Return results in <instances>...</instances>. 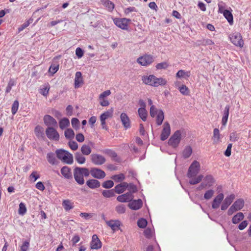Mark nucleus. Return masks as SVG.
<instances>
[{"mask_svg": "<svg viewBox=\"0 0 251 251\" xmlns=\"http://www.w3.org/2000/svg\"><path fill=\"white\" fill-rule=\"evenodd\" d=\"M74 177L75 181L79 185L84 183V176L88 177L90 175V171L88 168L75 167L74 169Z\"/></svg>", "mask_w": 251, "mask_h": 251, "instance_id": "1", "label": "nucleus"}, {"mask_svg": "<svg viewBox=\"0 0 251 251\" xmlns=\"http://www.w3.org/2000/svg\"><path fill=\"white\" fill-rule=\"evenodd\" d=\"M142 80L145 84L153 87L164 85L167 82L165 79L162 77H157L154 75H150L149 76L144 75L142 76Z\"/></svg>", "mask_w": 251, "mask_h": 251, "instance_id": "2", "label": "nucleus"}, {"mask_svg": "<svg viewBox=\"0 0 251 251\" xmlns=\"http://www.w3.org/2000/svg\"><path fill=\"white\" fill-rule=\"evenodd\" d=\"M57 158L61 160L63 162L68 164H71L73 162V155L63 149L57 150L55 151Z\"/></svg>", "mask_w": 251, "mask_h": 251, "instance_id": "3", "label": "nucleus"}, {"mask_svg": "<svg viewBox=\"0 0 251 251\" xmlns=\"http://www.w3.org/2000/svg\"><path fill=\"white\" fill-rule=\"evenodd\" d=\"M181 139V131L177 130L172 135L168 140V145L173 148H176L179 145Z\"/></svg>", "mask_w": 251, "mask_h": 251, "instance_id": "4", "label": "nucleus"}, {"mask_svg": "<svg viewBox=\"0 0 251 251\" xmlns=\"http://www.w3.org/2000/svg\"><path fill=\"white\" fill-rule=\"evenodd\" d=\"M200 170V164L199 162L196 160L193 161L190 165L187 176L189 178H192L197 176Z\"/></svg>", "mask_w": 251, "mask_h": 251, "instance_id": "5", "label": "nucleus"}, {"mask_svg": "<svg viewBox=\"0 0 251 251\" xmlns=\"http://www.w3.org/2000/svg\"><path fill=\"white\" fill-rule=\"evenodd\" d=\"M46 134L50 140L58 141L59 139L58 132L53 127H48L46 129Z\"/></svg>", "mask_w": 251, "mask_h": 251, "instance_id": "6", "label": "nucleus"}, {"mask_svg": "<svg viewBox=\"0 0 251 251\" xmlns=\"http://www.w3.org/2000/svg\"><path fill=\"white\" fill-rule=\"evenodd\" d=\"M231 42L235 46L242 47L244 42L242 40L241 34L238 32H235L230 35Z\"/></svg>", "mask_w": 251, "mask_h": 251, "instance_id": "7", "label": "nucleus"}, {"mask_svg": "<svg viewBox=\"0 0 251 251\" xmlns=\"http://www.w3.org/2000/svg\"><path fill=\"white\" fill-rule=\"evenodd\" d=\"M154 61L153 57L151 55H145L137 59V62L142 66H148Z\"/></svg>", "mask_w": 251, "mask_h": 251, "instance_id": "8", "label": "nucleus"}, {"mask_svg": "<svg viewBox=\"0 0 251 251\" xmlns=\"http://www.w3.org/2000/svg\"><path fill=\"white\" fill-rule=\"evenodd\" d=\"M91 159L92 162L96 165H101L106 161L105 157L99 154H92Z\"/></svg>", "mask_w": 251, "mask_h": 251, "instance_id": "9", "label": "nucleus"}, {"mask_svg": "<svg viewBox=\"0 0 251 251\" xmlns=\"http://www.w3.org/2000/svg\"><path fill=\"white\" fill-rule=\"evenodd\" d=\"M235 198V195L233 194H231L228 195L226 198L223 200V202L221 205V209L222 210H226L228 207L231 204L233 200Z\"/></svg>", "mask_w": 251, "mask_h": 251, "instance_id": "10", "label": "nucleus"}, {"mask_svg": "<svg viewBox=\"0 0 251 251\" xmlns=\"http://www.w3.org/2000/svg\"><path fill=\"white\" fill-rule=\"evenodd\" d=\"M171 133V127L168 122H165L163 125V128L160 135V139L162 141L166 140Z\"/></svg>", "mask_w": 251, "mask_h": 251, "instance_id": "11", "label": "nucleus"}, {"mask_svg": "<svg viewBox=\"0 0 251 251\" xmlns=\"http://www.w3.org/2000/svg\"><path fill=\"white\" fill-rule=\"evenodd\" d=\"M90 171V174L92 175V176L97 179H101L103 178L105 176V172L101 169L93 168Z\"/></svg>", "mask_w": 251, "mask_h": 251, "instance_id": "12", "label": "nucleus"}, {"mask_svg": "<svg viewBox=\"0 0 251 251\" xmlns=\"http://www.w3.org/2000/svg\"><path fill=\"white\" fill-rule=\"evenodd\" d=\"M130 21L129 19L126 18L115 19H114V24L119 27L123 29H126L128 27V23Z\"/></svg>", "mask_w": 251, "mask_h": 251, "instance_id": "13", "label": "nucleus"}, {"mask_svg": "<svg viewBox=\"0 0 251 251\" xmlns=\"http://www.w3.org/2000/svg\"><path fill=\"white\" fill-rule=\"evenodd\" d=\"M224 198V195L222 193L219 194L213 200L211 206L213 209L218 208Z\"/></svg>", "mask_w": 251, "mask_h": 251, "instance_id": "14", "label": "nucleus"}, {"mask_svg": "<svg viewBox=\"0 0 251 251\" xmlns=\"http://www.w3.org/2000/svg\"><path fill=\"white\" fill-rule=\"evenodd\" d=\"M44 122L48 127L56 126L57 124L56 120L49 115H46L44 116Z\"/></svg>", "mask_w": 251, "mask_h": 251, "instance_id": "15", "label": "nucleus"}, {"mask_svg": "<svg viewBox=\"0 0 251 251\" xmlns=\"http://www.w3.org/2000/svg\"><path fill=\"white\" fill-rule=\"evenodd\" d=\"M101 247V242L99 239L96 234H94L92 236V241L91 242V248L92 249L97 250Z\"/></svg>", "mask_w": 251, "mask_h": 251, "instance_id": "16", "label": "nucleus"}, {"mask_svg": "<svg viewBox=\"0 0 251 251\" xmlns=\"http://www.w3.org/2000/svg\"><path fill=\"white\" fill-rule=\"evenodd\" d=\"M113 112V110L111 108L104 112L100 115V120L101 122V125L103 128H104V126L105 125V120L109 117H111L112 116Z\"/></svg>", "mask_w": 251, "mask_h": 251, "instance_id": "17", "label": "nucleus"}, {"mask_svg": "<svg viewBox=\"0 0 251 251\" xmlns=\"http://www.w3.org/2000/svg\"><path fill=\"white\" fill-rule=\"evenodd\" d=\"M106 225L109 226L111 229L116 231L120 229L121 223L119 220H110L106 222Z\"/></svg>", "mask_w": 251, "mask_h": 251, "instance_id": "18", "label": "nucleus"}, {"mask_svg": "<svg viewBox=\"0 0 251 251\" xmlns=\"http://www.w3.org/2000/svg\"><path fill=\"white\" fill-rule=\"evenodd\" d=\"M60 172L63 176L67 179H71L73 178L71 169L68 166L63 167L60 170Z\"/></svg>", "mask_w": 251, "mask_h": 251, "instance_id": "19", "label": "nucleus"}, {"mask_svg": "<svg viewBox=\"0 0 251 251\" xmlns=\"http://www.w3.org/2000/svg\"><path fill=\"white\" fill-rule=\"evenodd\" d=\"M143 202L141 200H133L128 203V206L132 210H138L142 206Z\"/></svg>", "mask_w": 251, "mask_h": 251, "instance_id": "20", "label": "nucleus"}, {"mask_svg": "<svg viewBox=\"0 0 251 251\" xmlns=\"http://www.w3.org/2000/svg\"><path fill=\"white\" fill-rule=\"evenodd\" d=\"M132 199V195L130 192H128L122 195L119 196L117 198L118 201L121 202H125L130 201Z\"/></svg>", "mask_w": 251, "mask_h": 251, "instance_id": "21", "label": "nucleus"}, {"mask_svg": "<svg viewBox=\"0 0 251 251\" xmlns=\"http://www.w3.org/2000/svg\"><path fill=\"white\" fill-rule=\"evenodd\" d=\"M120 118L123 126L126 128H128L130 126V120L126 114L122 113L121 114Z\"/></svg>", "mask_w": 251, "mask_h": 251, "instance_id": "22", "label": "nucleus"}, {"mask_svg": "<svg viewBox=\"0 0 251 251\" xmlns=\"http://www.w3.org/2000/svg\"><path fill=\"white\" fill-rule=\"evenodd\" d=\"M87 185L91 189H96L100 187V182L96 179H89L86 181Z\"/></svg>", "mask_w": 251, "mask_h": 251, "instance_id": "23", "label": "nucleus"}, {"mask_svg": "<svg viewBox=\"0 0 251 251\" xmlns=\"http://www.w3.org/2000/svg\"><path fill=\"white\" fill-rule=\"evenodd\" d=\"M34 131L36 136L38 138L44 140L45 138L44 131V128L42 126H36L35 128Z\"/></svg>", "mask_w": 251, "mask_h": 251, "instance_id": "24", "label": "nucleus"}, {"mask_svg": "<svg viewBox=\"0 0 251 251\" xmlns=\"http://www.w3.org/2000/svg\"><path fill=\"white\" fill-rule=\"evenodd\" d=\"M212 140L214 144H217L221 142V134L218 128H215L213 130Z\"/></svg>", "mask_w": 251, "mask_h": 251, "instance_id": "25", "label": "nucleus"}, {"mask_svg": "<svg viewBox=\"0 0 251 251\" xmlns=\"http://www.w3.org/2000/svg\"><path fill=\"white\" fill-rule=\"evenodd\" d=\"M83 83L82 78V74L80 72H77L75 75V88H78L80 85Z\"/></svg>", "mask_w": 251, "mask_h": 251, "instance_id": "26", "label": "nucleus"}, {"mask_svg": "<svg viewBox=\"0 0 251 251\" xmlns=\"http://www.w3.org/2000/svg\"><path fill=\"white\" fill-rule=\"evenodd\" d=\"M244 201L242 199H239L237 200L232 205V206L237 211L241 210L244 207Z\"/></svg>", "mask_w": 251, "mask_h": 251, "instance_id": "27", "label": "nucleus"}, {"mask_svg": "<svg viewBox=\"0 0 251 251\" xmlns=\"http://www.w3.org/2000/svg\"><path fill=\"white\" fill-rule=\"evenodd\" d=\"M230 106L228 105L226 106L224 111V115L222 118V123L223 126H225L226 124L228 117L229 115Z\"/></svg>", "mask_w": 251, "mask_h": 251, "instance_id": "28", "label": "nucleus"}, {"mask_svg": "<svg viewBox=\"0 0 251 251\" xmlns=\"http://www.w3.org/2000/svg\"><path fill=\"white\" fill-rule=\"evenodd\" d=\"M192 151V148L191 146H186L182 151V157L185 159L189 158L191 155Z\"/></svg>", "mask_w": 251, "mask_h": 251, "instance_id": "29", "label": "nucleus"}, {"mask_svg": "<svg viewBox=\"0 0 251 251\" xmlns=\"http://www.w3.org/2000/svg\"><path fill=\"white\" fill-rule=\"evenodd\" d=\"M47 159L49 163L51 165H55L57 163L55 155L53 152H49L47 153Z\"/></svg>", "mask_w": 251, "mask_h": 251, "instance_id": "30", "label": "nucleus"}, {"mask_svg": "<svg viewBox=\"0 0 251 251\" xmlns=\"http://www.w3.org/2000/svg\"><path fill=\"white\" fill-rule=\"evenodd\" d=\"M75 160L80 164H83L85 162V157L83 156L82 153L79 152H76L75 154Z\"/></svg>", "mask_w": 251, "mask_h": 251, "instance_id": "31", "label": "nucleus"}, {"mask_svg": "<svg viewBox=\"0 0 251 251\" xmlns=\"http://www.w3.org/2000/svg\"><path fill=\"white\" fill-rule=\"evenodd\" d=\"M244 218V215L243 213L242 212H239L233 217L232 222L233 224H237L243 220Z\"/></svg>", "mask_w": 251, "mask_h": 251, "instance_id": "32", "label": "nucleus"}, {"mask_svg": "<svg viewBox=\"0 0 251 251\" xmlns=\"http://www.w3.org/2000/svg\"><path fill=\"white\" fill-rule=\"evenodd\" d=\"M101 1L108 11H112L114 8V4L112 1L109 0H101Z\"/></svg>", "mask_w": 251, "mask_h": 251, "instance_id": "33", "label": "nucleus"}, {"mask_svg": "<svg viewBox=\"0 0 251 251\" xmlns=\"http://www.w3.org/2000/svg\"><path fill=\"white\" fill-rule=\"evenodd\" d=\"M59 127L61 129H64L70 126V121L67 118H63L59 122Z\"/></svg>", "mask_w": 251, "mask_h": 251, "instance_id": "34", "label": "nucleus"}, {"mask_svg": "<svg viewBox=\"0 0 251 251\" xmlns=\"http://www.w3.org/2000/svg\"><path fill=\"white\" fill-rule=\"evenodd\" d=\"M164 119V112L163 111L160 109L158 110V112L157 113V115L156 116V124L158 126H160L162 124L163 120Z\"/></svg>", "mask_w": 251, "mask_h": 251, "instance_id": "35", "label": "nucleus"}, {"mask_svg": "<svg viewBox=\"0 0 251 251\" xmlns=\"http://www.w3.org/2000/svg\"><path fill=\"white\" fill-rule=\"evenodd\" d=\"M223 15L230 25L232 24L233 22V16L231 12L228 10H226L224 12Z\"/></svg>", "mask_w": 251, "mask_h": 251, "instance_id": "36", "label": "nucleus"}, {"mask_svg": "<svg viewBox=\"0 0 251 251\" xmlns=\"http://www.w3.org/2000/svg\"><path fill=\"white\" fill-rule=\"evenodd\" d=\"M190 75L191 74L189 71H185L184 70H180L176 73V77L178 78L189 77Z\"/></svg>", "mask_w": 251, "mask_h": 251, "instance_id": "37", "label": "nucleus"}, {"mask_svg": "<svg viewBox=\"0 0 251 251\" xmlns=\"http://www.w3.org/2000/svg\"><path fill=\"white\" fill-rule=\"evenodd\" d=\"M62 205L66 211L70 210L73 208V203L69 200H64Z\"/></svg>", "mask_w": 251, "mask_h": 251, "instance_id": "38", "label": "nucleus"}, {"mask_svg": "<svg viewBox=\"0 0 251 251\" xmlns=\"http://www.w3.org/2000/svg\"><path fill=\"white\" fill-rule=\"evenodd\" d=\"M138 114L140 117L143 121H146L147 120V111L145 108L140 107L138 109Z\"/></svg>", "mask_w": 251, "mask_h": 251, "instance_id": "39", "label": "nucleus"}, {"mask_svg": "<svg viewBox=\"0 0 251 251\" xmlns=\"http://www.w3.org/2000/svg\"><path fill=\"white\" fill-rule=\"evenodd\" d=\"M91 149L90 147L87 145H83L81 148V153L85 155H88L91 152Z\"/></svg>", "mask_w": 251, "mask_h": 251, "instance_id": "40", "label": "nucleus"}, {"mask_svg": "<svg viewBox=\"0 0 251 251\" xmlns=\"http://www.w3.org/2000/svg\"><path fill=\"white\" fill-rule=\"evenodd\" d=\"M64 135L68 139H72L75 137V132L71 128H67L64 132Z\"/></svg>", "mask_w": 251, "mask_h": 251, "instance_id": "41", "label": "nucleus"}, {"mask_svg": "<svg viewBox=\"0 0 251 251\" xmlns=\"http://www.w3.org/2000/svg\"><path fill=\"white\" fill-rule=\"evenodd\" d=\"M203 182L207 186L210 187L214 183V179L212 176L208 175L205 177Z\"/></svg>", "mask_w": 251, "mask_h": 251, "instance_id": "42", "label": "nucleus"}, {"mask_svg": "<svg viewBox=\"0 0 251 251\" xmlns=\"http://www.w3.org/2000/svg\"><path fill=\"white\" fill-rule=\"evenodd\" d=\"M16 85V81L13 78L10 79L9 81H8L7 86L5 90V93H8L10 92L12 87Z\"/></svg>", "mask_w": 251, "mask_h": 251, "instance_id": "43", "label": "nucleus"}, {"mask_svg": "<svg viewBox=\"0 0 251 251\" xmlns=\"http://www.w3.org/2000/svg\"><path fill=\"white\" fill-rule=\"evenodd\" d=\"M178 90L183 95L188 96L189 95V90L185 85H182L178 87Z\"/></svg>", "mask_w": 251, "mask_h": 251, "instance_id": "44", "label": "nucleus"}, {"mask_svg": "<svg viewBox=\"0 0 251 251\" xmlns=\"http://www.w3.org/2000/svg\"><path fill=\"white\" fill-rule=\"evenodd\" d=\"M203 177V176L202 175H199L197 177L192 178L190 180L189 183L191 185L197 184L201 181Z\"/></svg>", "mask_w": 251, "mask_h": 251, "instance_id": "45", "label": "nucleus"}, {"mask_svg": "<svg viewBox=\"0 0 251 251\" xmlns=\"http://www.w3.org/2000/svg\"><path fill=\"white\" fill-rule=\"evenodd\" d=\"M199 45L207 46L214 44V42L210 39H206L198 41Z\"/></svg>", "mask_w": 251, "mask_h": 251, "instance_id": "46", "label": "nucleus"}, {"mask_svg": "<svg viewBox=\"0 0 251 251\" xmlns=\"http://www.w3.org/2000/svg\"><path fill=\"white\" fill-rule=\"evenodd\" d=\"M103 197L105 198H111L115 196L114 191L113 189L109 190H103L102 192Z\"/></svg>", "mask_w": 251, "mask_h": 251, "instance_id": "47", "label": "nucleus"}, {"mask_svg": "<svg viewBox=\"0 0 251 251\" xmlns=\"http://www.w3.org/2000/svg\"><path fill=\"white\" fill-rule=\"evenodd\" d=\"M26 212V208L23 202H21L19 204L18 213L20 215H24Z\"/></svg>", "mask_w": 251, "mask_h": 251, "instance_id": "48", "label": "nucleus"}, {"mask_svg": "<svg viewBox=\"0 0 251 251\" xmlns=\"http://www.w3.org/2000/svg\"><path fill=\"white\" fill-rule=\"evenodd\" d=\"M111 178L116 182H120L125 179V177L124 174H120L119 175H114Z\"/></svg>", "mask_w": 251, "mask_h": 251, "instance_id": "49", "label": "nucleus"}, {"mask_svg": "<svg viewBox=\"0 0 251 251\" xmlns=\"http://www.w3.org/2000/svg\"><path fill=\"white\" fill-rule=\"evenodd\" d=\"M115 210L119 214H123L126 211V206L122 204H119L116 207Z\"/></svg>", "mask_w": 251, "mask_h": 251, "instance_id": "50", "label": "nucleus"}, {"mask_svg": "<svg viewBox=\"0 0 251 251\" xmlns=\"http://www.w3.org/2000/svg\"><path fill=\"white\" fill-rule=\"evenodd\" d=\"M19 108V102L18 100H15L12 106L11 112L13 115H15L18 111Z\"/></svg>", "mask_w": 251, "mask_h": 251, "instance_id": "51", "label": "nucleus"}, {"mask_svg": "<svg viewBox=\"0 0 251 251\" xmlns=\"http://www.w3.org/2000/svg\"><path fill=\"white\" fill-rule=\"evenodd\" d=\"M137 225L140 228H145L147 225V221L145 219L141 218L138 220Z\"/></svg>", "mask_w": 251, "mask_h": 251, "instance_id": "52", "label": "nucleus"}, {"mask_svg": "<svg viewBox=\"0 0 251 251\" xmlns=\"http://www.w3.org/2000/svg\"><path fill=\"white\" fill-rule=\"evenodd\" d=\"M214 194V191L211 189L208 190L205 192L204 194V198L205 200H209L211 199Z\"/></svg>", "mask_w": 251, "mask_h": 251, "instance_id": "53", "label": "nucleus"}, {"mask_svg": "<svg viewBox=\"0 0 251 251\" xmlns=\"http://www.w3.org/2000/svg\"><path fill=\"white\" fill-rule=\"evenodd\" d=\"M239 139V134L236 132H232L229 135V140L230 141L235 142L237 141Z\"/></svg>", "mask_w": 251, "mask_h": 251, "instance_id": "54", "label": "nucleus"}, {"mask_svg": "<svg viewBox=\"0 0 251 251\" xmlns=\"http://www.w3.org/2000/svg\"><path fill=\"white\" fill-rule=\"evenodd\" d=\"M58 69L59 65L52 64L49 68V72L51 74V75H53L58 70Z\"/></svg>", "mask_w": 251, "mask_h": 251, "instance_id": "55", "label": "nucleus"}, {"mask_svg": "<svg viewBox=\"0 0 251 251\" xmlns=\"http://www.w3.org/2000/svg\"><path fill=\"white\" fill-rule=\"evenodd\" d=\"M113 185V182L110 180L104 181L102 184V186L103 188L107 189L112 188Z\"/></svg>", "mask_w": 251, "mask_h": 251, "instance_id": "56", "label": "nucleus"}, {"mask_svg": "<svg viewBox=\"0 0 251 251\" xmlns=\"http://www.w3.org/2000/svg\"><path fill=\"white\" fill-rule=\"evenodd\" d=\"M69 147L73 151H76L78 148L77 143L74 141H70L68 143Z\"/></svg>", "mask_w": 251, "mask_h": 251, "instance_id": "57", "label": "nucleus"}, {"mask_svg": "<svg viewBox=\"0 0 251 251\" xmlns=\"http://www.w3.org/2000/svg\"><path fill=\"white\" fill-rule=\"evenodd\" d=\"M71 123H72V126L74 128L76 129L79 127V121L77 118H73L71 121Z\"/></svg>", "mask_w": 251, "mask_h": 251, "instance_id": "58", "label": "nucleus"}, {"mask_svg": "<svg viewBox=\"0 0 251 251\" xmlns=\"http://www.w3.org/2000/svg\"><path fill=\"white\" fill-rule=\"evenodd\" d=\"M159 110H157V108L154 105H151L150 108V115L152 117H154L156 115H157V113Z\"/></svg>", "mask_w": 251, "mask_h": 251, "instance_id": "59", "label": "nucleus"}, {"mask_svg": "<svg viewBox=\"0 0 251 251\" xmlns=\"http://www.w3.org/2000/svg\"><path fill=\"white\" fill-rule=\"evenodd\" d=\"M29 242L25 241L24 242L23 245L21 247V251H27L29 248Z\"/></svg>", "mask_w": 251, "mask_h": 251, "instance_id": "60", "label": "nucleus"}, {"mask_svg": "<svg viewBox=\"0 0 251 251\" xmlns=\"http://www.w3.org/2000/svg\"><path fill=\"white\" fill-rule=\"evenodd\" d=\"M115 192L117 194H121L124 192V189L123 188L121 184L116 185L114 188Z\"/></svg>", "mask_w": 251, "mask_h": 251, "instance_id": "61", "label": "nucleus"}, {"mask_svg": "<svg viewBox=\"0 0 251 251\" xmlns=\"http://www.w3.org/2000/svg\"><path fill=\"white\" fill-rule=\"evenodd\" d=\"M111 94V91L109 90H106L102 92L99 96V99L102 100Z\"/></svg>", "mask_w": 251, "mask_h": 251, "instance_id": "62", "label": "nucleus"}, {"mask_svg": "<svg viewBox=\"0 0 251 251\" xmlns=\"http://www.w3.org/2000/svg\"><path fill=\"white\" fill-rule=\"evenodd\" d=\"M168 66V64L164 62L157 64L156 66V68L158 70H160L162 69H166Z\"/></svg>", "mask_w": 251, "mask_h": 251, "instance_id": "63", "label": "nucleus"}, {"mask_svg": "<svg viewBox=\"0 0 251 251\" xmlns=\"http://www.w3.org/2000/svg\"><path fill=\"white\" fill-rule=\"evenodd\" d=\"M152 231L151 228H148L144 231V235L145 236L148 238H150L151 237L152 235Z\"/></svg>", "mask_w": 251, "mask_h": 251, "instance_id": "64", "label": "nucleus"}]
</instances>
